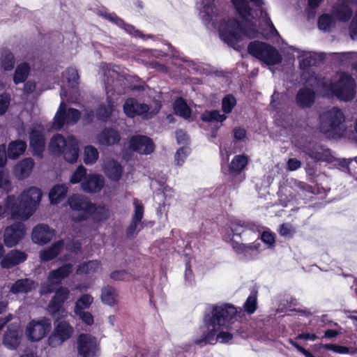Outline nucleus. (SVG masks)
<instances>
[{
	"instance_id": "5701e85b",
	"label": "nucleus",
	"mask_w": 357,
	"mask_h": 357,
	"mask_svg": "<svg viewBox=\"0 0 357 357\" xmlns=\"http://www.w3.org/2000/svg\"><path fill=\"white\" fill-rule=\"evenodd\" d=\"M337 3L333 10V15L340 21H348L351 15V6L356 3V0H339Z\"/></svg>"
},
{
	"instance_id": "4468645a",
	"label": "nucleus",
	"mask_w": 357,
	"mask_h": 357,
	"mask_svg": "<svg viewBox=\"0 0 357 357\" xmlns=\"http://www.w3.org/2000/svg\"><path fill=\"white\" fill-rule=\"evenodd\" d=\"M73 266L66 264L56 270L50 272L47 278L48 284L42 286L40 293L42 294L51 293L54 290V285L59 284L61 281L68 278L73 272Z\"/></svg>"
},
{
	"instance_id": "20e7f679",
	"label": "nucleus",
	"mask_w": 357,
	"mask_h": 357,
	"mask_svg": "<svg viewBox=\"0 0 357 357\" xmlns=\"http://www.w3.org/2000/svg\"><path fill=\"white\" fill-rule=\"evenodd\" d=\"M41 190L36 187L24 190L18 197L13 195V206L17 220L26 221L36 212L42 198Z\"/></svg>"
},
{
	"instance_id": "6ab92c4d",
	"label": "nucleus",
	"mask_w": 357,
	"mask_h": 357,
	"mask_svg": "<svg viewBox=\"0 0 357 357\" xmlns=\"http://www.w3.org/2000/svg\"><path fill=\"white\" fill-rule=\"evenodd\" d=\"M130 149L139 154L148 155L154 151V144L152 140L144 135L133 136L129 142Z\"/></svg>"
},
{
	"instance_id": "de8ad7c7",
	"label": "nucleus",
	"mask_w": 357,
	"mask_h": 357,
	"mask_svg": "<svg viewBox=\"0 0 357 357\" xmlns=\"http://www.w3.org/2000/svg\"><path fill=\"white\" fill-rule=\"evenodd\" d=\"M1 65L5 70H11L14 68L15 59L13 54L8 51H3L1 53Z\"/></svg>"
},
{
	"instance_id": "e433bc0d",
	"label": "nucleus",
	"mask_w": 357,
	"mask_h": 357,
	"mask_svg": "<svg viewBox=\"0 0 357 357\" xmlns=\"http://www.w3.org/2000/svg\"><path fill=\"white\" fill-rule=\"evenodd\" d=\"M13 195H8L3 202V205L0 204V218L10 216L13 220H17L13 206Z\"/></svg>"
},
{
	"instance_id": "9d476101",
	"label": "nucleus",
	"mask_w": 357,
	"mask_h": 357,
	"mask_svg": "<svg viewBox=\"0 0 357 357\" xmlns=\"http://www.w3.org/2000/svg\"><path fill=\"white\" fill-rule=\"evenodd\" d=\"M160 109L159 104L156 103L153 109L144 103H139L134 98H128L123 105V112L128 117L142 116L144 119H151L155 115Z\"/></svg>"
},
{
	"instance_id": "9b49d317",
	"label": "nucleus",
	"mask_w": 357,
	"mask_h": 357,
	"mask_svg": "<svg viewBox=\"0 0 357 357\" xmlns=\"http://www.w3.org/2000/svg\"><path fill=\"white\" fill-rule=\"evenodd\" d=\"M74 333L73 327L66 321H56L52 333L48 337V345L51 347L61 346L69 340Z\"/></svg>"
},
{
	"instance_id": "c03bdc74",
	"label": "nucleus",
	"mask_w": 357,
	"mask_h": 357,
	"mask_svg": "<svg viewBox=\"0 0 357 357\" xmlns=\"http://www.w3.org/2000/svg\"><path fill=\"white\" fill-rule=\"evenodd\" d=\"M0 190L10 192L13 190V184L7 170L0 169Z\"/></svg>"
},
{
	"instance_id": "864d4df0",
	"label": "nucleus",
	"mask_w": 357,
	"mask_h": 357,
	"mask_svg": "<svg viewBox=\"0 0 357 357\" xmlns=\"http://www.w3.org/2000/svg\"><path fill=\"white\" fill-rule=\"evenodd\" d=\"M103 16L106 19H108L109 20L113 22L118 26H119L121 27H123L124 29L126 31H128V33H132V31H134V27L130 24H126L121 19H120L115 15L105 13V14H103Z\"/></svg>"
},
{
	"instance_id": "412c9836",
	"label": "nucleus",
	"mask_w": 357,
	"mask_h": 357,
	"mask_svg": "<svg viewBox=\"0 0 357 357\" xmlns=\"http://www.w3.org/2000/svg\"><path fill=\"white\" fill-rule=\"evenodd\" d=\"M105 185L102 176L98 174H89L83 180L81 190L86 193H96L100 192Z\"/></svg>"
},
{
	"instance_id": "09e8293b",
	"label": "nucleus",
	"mask_w": 357,
	"mask_h": 357,
	"mask_svg": "<svg viewBox=\"0 0 357 357\" xmlns=\"http://www.w3.org/2000/svg\"><path fill=\"white\" fill-rule=\"evenodd\" d=\"M308 155L310 158L318 161L326 160H328V151L320 146H315L308 151Z\"/></svg>"
},
{
	"instance_id": "5fc2aeb1",
	"label": "nucleus",
	"mask_w": 357,
	"mask_h": 357,
	"mask_svg": "<svg viewBox=\"0 0 357 357\" xmlns=\"http://www.w3.org/2000/svg\"><path fill=\"white\" fill-rule=\"evenodd\" d=\"M236 104L235 98L231 95L226 96L222 100V109L225 114L231 112Z\"/></svg>"
},
{
	"instance_id": "58836bf2",
	"label": "nucleus",
	"mask_w": 357,
	"mask_h": 357,
	"mask_svg": "<svg viewBox=\"0 0 357 357\" xmlns=\"http://www.w3.org/2000/svg\"><path fill=\"white\" fill-rule=\"evenodd\" d=\"M63 247V241L54 243L50 248L42 250L40 252V258L42 261H50L56 257Z\"/></svg>"
},
{
	"instance_id": "4be33fe9",
	"label": "nucleus",
	"mask_w": 357,
	"mask_h": 357,
	"mask_svg": "<svg viewBox=\"0 0 357 357\" xmlns=\"http://www.w3.org/2000/svg\"><path fill=\"white\" fill-rule=\"evenodd\" d=\"M54 231L47 225L40 224L36 225L32 231L31 237L34 243L44 245L52 240Z\"/></svg>"
},
{
	"instance_id": "680f3d73",
	"label": "nucleus",
	"mask_w": 357,
	"mask_h": 357,
	"mask_svg": "<svg viewBox=\"0 0 357 357\" xmlns=\"http://www.w3.org/2000/svg\"><path fill=\"white\" fill-rule=\"evenodd\" d=\"M10 101V95L2 93L0 95V115H3L7 111Z\"/></svg>"
},
{
	"instance_id": "72a5a7b5",
	"label": "nucleus",
	"mask_w": 357,
	"mask_h": 357,
	"mask_svg": "<svg viewBox=\"0 0 357 357\" xmlns=\"http://www.w3.org/2000/svg\"><path fill=\"white\" fill-rule=\"evenodd\" d=\"M100 269V264L97 260H91L79 264L76 270L79 275H93Z\"/></svg>"
},
{
	"instance_id": "2f4dec72",
	"label": "nucleus",
	"mask_w": 357,
	"mask_h": 357,
	"mask_svg": "<svg viewBox=\"0 0 357 357\" xmlns=\"http://www.w3.org/2000/svg\"><path fill=\"white\" fill-rule=\"evenodd\" d=\"M293 50L298 53L297 57L300 66L303 70L315 63L316 58L314 52L301 50L296 47H294Z\"/></svg>"
},
{
	"instance_id": "423d86ee",
	"label": "nucleus",
	"mask_w": 357,
	"mask_h": 357,
	"mask_svg": "<svg viewBox=\"0 0 357 357\" xmlns=\"http://www.w3.org/2000/svg\"><path fill=\"white\" fill-rule=\"evenodd\" d=\"M248 52L268 66H274L282 61V55L274 47L265 43L254 41L249 44Z\"/></svg>"
},
{
	"instance_id": "c85d7f7f",
	"label": "nucleus",
	"mask_w": 357,
	"mask_h": 357,
	"mask_svg": "<svg viewBox=\"0 0 357 357\" xmlns=\"http://www.w3.org/2000/svg\"><path fill=\"white\" fill-rule=\"evenodd\" d=\"M119 133L113 129H105L98 137V142L100 145L111 146L120 141Z\"/></svg>"
},
{
	"instance_id": "6e6552de",
	"label": "nucleus",
	"mask_w": 357,
	"mask_h": 357,
	"mask_svg": "<svg viewBox=\"0 0 357 357\" xmlns=\"http://www.w3.org/2000/svg\"><path fill=\"white\" fill-rule=\"evenodd\" d=\"M344 121L342 112L333 107L324 112L320 116V130L329 136L339 134L340 126Z\"/></svg>"
},
{
	"instance_id": "dca6fc26",
	"label": "nucleus",
	"mask_w": 357,
	"mask_h": 357,
	"mask_svg": "<svg viewBox=\"0 0 357 357\" xmlns=\"http://www.w3.org/2000/svg\"><path fill=\"white\" fill-rule=\"evenodd\" d=\"M25 226L22 223H15L5 229L3 241L6 247L16 245L25 236Z\"/></svg>"
},
{
	"instance_id": "8fccbe9b",
	"label": "nucleus",
	"mask_w": 357,
	"mask_h": 357,
	"mask_svg": "<svg viewBox=\"0 0 357 357\" xmlns=\"http://www.w3.org/2000/svg\"><path fill=\"white\" fill-rule=\"evenodd\" d=\"M114 105L113 102L108 98L107 105H100L97 111L98 118L102 121L107 120L114 111Z\"/></svg>"
},
{
	"instance_id": "0e129e2a",
	"label": "nucleus",
	"mask_w": 357,
	"mask_h": 357,
	"mask_svg": "<svg viewBox=\"0 0 357 357\" xmlns=\"http://www.w3.org/2000/svg\"><path fill=\"white\" fill-rule=\"evenodd\" d=\"M261 241L267 244L269 248H272L275 244V238L272 233L269 231H264L261 236Z\"/></svg>"
},
{
	"instance_id": "a878e982",
	"label": "nucleus",
	"mask_w": 357,
	"mask_h": 357,
	"mask_svg": "<svg viewBox=\"0 0 357 357\" xmlns=\"http://www.w3.org/2000/svg\"><path fill=\"white\" fill-rule=\"evenodd\" d=\"M102 169L106 176L111 180L117 181L121 177L123 168L118 162L114 160H105Z\"/></svg>"
},
{
	"instance_id": "79ce46f5",
	"label": "nucleus",
	"mask_w": 357,
	"mask_h": 357,
	"mask_svg": "<svg viewBox=\"0 0 357 357\" xmlns=\"http://www.w3.org/2000/svg\"><path fill=\"white\" fill-rule=\"evenodd\" d=\"M99 157V153L96 148L93 146H86L84 149V162L86 165L94 164Z\"/></svg>"
},
{
	"instance_id": "a19ab883",
	"label": "nucleus",
	"mask_w": 357,
	"mask_h": 357,
	"mask_svg": "<svg viewBox=\"0 0 357 357\" xmlns=\"http://www.w3.org/2000/svg\"><path fill=\"white\" fill-rule=\"evenodd\" d=\"M30 72V67L26 63L18 65L15 69L13 82L17 84L24 82L27 78Z\"/></svg>"
},
{
	"instance_id": "0eeeda50",
	"label": "nucleus",
	"mask_w": 357,
	"mask_h": 357,
	"mask_svg": "<svg viewBox=\"0 0 357 357\" xmlns=\"http://www.w3.org/2000/svg\"><path fill=\"white\" fill-rule=\"evenodd\" d=\"M61 102L57 112L54 116L52 128L54 130H60L65 124H74L78 121L80 118V112L75 109H66L65 100L73 102V98H68L66 91L61 93Z\"/></svg>"
},
{
	"instance_id": "ddd939ff",
	"label": "nucleus",
	"mask_w": 357,
	"mask_h": 357,
	"mask_svg": "<svg viewBox=\"0 0 357 357\" xmlns=\"http://www.w3.org/2000/svg\"><path fill=\"white\" fill-rule=\"evenodd\" d=\"M77 352L80 357H98L99 342L89 334H80L77 337Z\"/></svg>"
},
{
	"instance_id": "49530a36",
	"label": "nucleus",
	"mask_w": 357,
	"mask_h": 357,
	"mask_svg": "<svg viewBox=\"0 0 357 357\" xmlns=\"http://www.w3.org/2000/svg\"><path fill=\"white\" fill-rule=\"evenodd\" d=\"M68 83V85L72 88H75L78 84L79 75L77 70L74 68H69L66 69L63 73Z\"/></svg>"
},
{
	"instance_id": "7ed1b4c3",
	"label": "nucleus",
	"mask_w": 357,
	"mask_h": 357,
	"mask_svg": "<svg viewBox=\"0 0 357 357\" xmlns=\"http://www.w3.org/2000/svg\"><path fill=\"white\" fill-rule=\"evenodd\" d=\"M236 313V308L228 303L210 306L204 317L201 338H196L195 343H227L233 337L230 330Z\"/></svg>"
},
{
	"instance_id": "3c124183",
	"label": "nucleus",
	"mask_w": 357,
	"mask_h": 357,
	"mask_svg": "<svg viewBox=\"0 0 357 357\" xmlns=\"http://www.w3.org/2000/svg\"><path fill=\"white\" fill-rule=\"evenodd\" d=\"M87 176L86 169L84 166L79 165L70 176V182L72 184L80 183L81 185L83 180H84Z\"/></svg>"
},
{
	"instance_id": "f257e3e1",
	"label": "nucleus",
	"mask_w": 357,
	"mask_h": 357,
	"mask_svg": "<svg viewBox=\"0 0 357 357\" xmlns=\"http://www.w3.org/2000/svg\"><path fill=\"white\" fill-rule=\"evenodd\" d=\"M215 0H200L199 3V15L206 23L218 21V15H215ZM241 20L236 21L230 18L221 19L218 26L220 38L234 49L240 47L237 45L244 38H253L257 37V18H259L266 24L272 36L278 34V31L266 13L264 0H231Z\"/></svg>"
},
{
	"instance_id": "a211bd4d",
	"label": "nucleus",
	"mask_w": 357,
	"mask_h": 357,
	"mask_svg": "<svg viewBox=\"0 0 357 357\" xmlns=\"http://www.w3.org/2000/svg\"><path fill=\"white\" fill-rule=\"evenodd\" d=\"M30 146L33 149V155L39 158L45 149V137L43 128L40 125H36L30 132Z\"/></svg>"
},
{
	"instance_id": "603ef678",
	"label": "nucleus",
	"mask_w": 357,
	"mask_h": 357,
	"mask_svg": "<svg viewBox=\"0 0 357 357\" xmlns=\"http://www.w3.org/2000/svg\"><path fill=\"white\" fill-rule=\"evenodd\" d=\"M93 208L91 217H92L96 221H102L107 219L108 211L105 206H96L93 204Z\"/></svg>"
},
{
	"instance_id": "cd10ccee",
	"label": "nucleus",
	"mask_w": 357,
	"mask_h": 357,
	"mask_svg": "<svg viewBox=\"0 0 357 357\" xmlns=\"http://www.w3.org/2000/svg\"><path fill=\"white\" fill-rule=\"evenodd\" d=\"M100 73L105 77L104 82L105 84V89L107 93L109 94V91L114 90L112 86V84H114V86H116L117 82L115 81V79L118 77L119 75L116 71L111 69L106 64L101 67Z\"/></svg>"
},
{
	"instance_id": "7c9ffc66",
	"label": "nucleus",
	"mask_w": 357,
	"mask_h": 357,
	"mask_svg": "<svg viewBox=\"0 0 357 357\" xmlns=\"http://www.w3.org/2000/svg\"><path fill=\"white\" fill-rule=\"evenodd\" d=\"M119 294L116 289L111 286L104 287L101 290V301L107 305L114 306L118 303Z\"/></svg>"
},
{
	"instance_id": "bf43d9fd",
	"label": "nucleus",
	"mask_w": 357,
	"mask_h": 357,
	"mask_svg": "<svg viewBox=\"0 0 357 357\" xmlns=\"http://www.w3.org/2000/svg\"><path fill=\"white\" fill-rule=\"evenodd\" d=\"M74 313L84 324L87 326H91L93 324V317L89 312L81 310L74 311Z\"/></svg>"
},
{
	"instance_id": "6e6d98bb",
	"label": "nucleus",
	"mask_w": 357,
	"mask_h": 357,
	"mask_svg": "<svg viewBox=\"0 0 357 357\" xmlns=\"http://www.w3.org/2000/svg\"><path fill=\"white\" fill-rule=\"evenodd\" d=\"M333 25V20L327 14L323 15L319 18L318 26L322 31H328Z\"/></svg>"
},
{
	"instance_id": "f8f14e48",
	"label": "nucleus",
	"mask_w": 357,
	"mask_h": 357,
	"mask_svg": "<svg viewBox=\"0 0 357 357\" xmlns=\"http://www.w3.org/2000/svg\"><path fill=\"white\" fill-rule=\"evenodd\" d=\"M51 328V321L43 317L38 320H31L26 327L25 334L29 341L38 342L46 336Z\"/></svg>"
},
{
	"instance_id": "bb28decb",
	"label": "nucleus",
	"mask_w": 357,
	"mask_h": 357,
	"mask_svg": "<svg viewBox=\"0 0 357 357\" xmlns=\"http://www.w3.org/2000/svg\"><path fill=\"white\" fill-rule=\"evenodd\" d=\"M134 205V214L132 218V221L128 228L127 233L128 235H132L137 229L139 225L144 216V208L141 202L137 199H135L133 202Z\"/></svg>"
},
{
	"instance_id": "f3484780",
	"label": "nucleus",
	"mask_w": 357,
	"mask_h": 357,
	"mask_svg": "<svg viewBox=\"0 0 357 357\" xmlns=\"http://www.w3.org/2000/svg\"><path fill=\"white\" fill-rule=\"evenodd\" d=\"M22 332L17 323L10 324L3 337V344L8 349H16L21 342Z\"/></svg>"
},
{
	"instance_id": "393cba45",
	"label": "nucleus",
	"mask_w": 357,
	"mask_h": 357,
	"mask_svg": "<svg viewBox=\"0 0 357 357\" xmlns=\"http://www.w3.org/2000/svg\"><path fill=\"white\" fill-rule=\"evenodd\" d=\"M26 258L27 255L25 252L13 250L3 257L1 261V266L3 268H10L24 261Z\"/></svg>"
},
{
	"instance_id": "13d9d810",
	"label": "nucleus",
	"mask_w": 357,
	"mask_h": 357,
	"mask_svg": "<svg viewBox=\"0 0 357 357\" xmlns=\"http://www.w3.org/2000/svg\"><path fill=\"white\" fill-rule=\"evenodd\" d=\"M284 98L285 95L283 93H280L275 91L271 96V107L275 110L282 108Z\"/></svg>"
},
{
	"instance_id": "39448f33",
	"label": "nucleus",
	"mask_w": 357,
	"mask_h": 357,
	"mask_svg": "<svg viewBox=\"0 0 357 357\" xmlns=\"http://www.w3.org/2000/svg\"><path fill=\"white\" fill-rule=\"evenodd\" d=\"M49 149L54 155H63L69 163L77 162L79 156L78 142L73 136L65 138L60 134L55 135L50 140Z\"/></svg>"
},
{
	"instance_id": "473e14b6",
	"label": "nucleus",
	"mask_w": 357,
	"mask_h": 357,
	"mask_svg": "<svg viewBox=\"0 0 357 357\" xmlns=\"http://www.w3.org/2000/svg\"><path fill=\"white\" fill-rule=\"evenodd\" d=\"M26 149V144L22 140L11 142L8 147V156L9 158L15 160L22 155Z\"/></svg>"
},
{
	"instance_id": "a18cd8bd",
	"label": "nucleus",
	"mask_w": 357,
	"mask_h": 357,
	"mask_svg": "<svg viewBox=\"0 0 357 357\" xmlns=\"http://www.w3.org/2000/svg\"><path fill=\"white\" fill-rule=\"evenodd\" d=\"M174 111L176 114L185 119L190 116V108L182 98L176 100L174 102Z\"/></svg>"
},
{
	"instance_id": "4c0bfd02",
	"label": "nucleus",
	"mask_w": 357,
	"mask_h": 357,
	"mask_svg": "<svg viewBox=\"0 0 357 357\" xmlns=\"http://www.w3.org/2000/svg\"><path fill=\"white\" fill-rule=\"evenodd\" d=\"M63 247V241L54 243L50 248L42 250L40 252V258L42 261H50L56 257Z\"/></svg>"
},
{
	"instance_id": "052dcab7",
	"label": "nucleus",
	"mask_w": 357,
	"mask_h": 357,
	"mask_svg": "<svg viewBox=\"0 0 357 357\" xmlns=\"http://www.w3.org/2000/svg\"><path fill=\"white\" fill-rule=\"evenodd\" d=\"M189 153V149L187 147H181L175 155V162L177 165L181 166L184 162L186 156Z\"/></svg>"
},
{
	"instance_id": "e2e57ef3",
	"label": "nucleus",
	"mask_w": 357,
	"mask_h": 357,
	"mask_svg": "<svg viewBox=\"0 0 357 357\" xmlns=\"http://www.w3.org/2000/svg\"><path fill=\"white\" fill-rule=\"evenodd\" d=\"M110 278L115 280H129L131 275L126 271H115L111 273Z\"/></svg>"
},
{
	"instance_id": "aec40b11",
	"label": "nucleus",
	"mask_w": 357,
	"mask_h": 357,
	"mask_svg": "<svg viewBox=\"0 0 357 357\" xmlns=\"http://www.w3.org/2000/svg\"><path fill=\"white\" fill-rule=\"evenodd\" d=\"M231 246L234 252L244 259H250L259 252L260 243L255 241L249 244L231 241Z\"/></svg>"
},
{
	"instance_id": "4d7b16f0",
	"label": "nucleus",
	"mask_w": 357,
	"mask_h": 357,
	"mask_svg": "<svg viewBox=\"0 0 357 357\" xmlns=\"http://www.w3.org/2000/svg\"><path fill=\"white\" fill-rule=\"evenodd\" d=\"M245 310L249 313L252 314L257 308V295L252 293L247 298L244 305Z\"/></svg>"
},
{
	"instance_id": "c9c22d12",
	"label": "nucleus",
	"mask_w": 357,
	"mask_h": 357,
	"mask_svg": "<svg viewBox=\"0 0 357 357\" xmlns=\"http://www.w3.org/2000/svg\"><path fill=\"white\" fill-rule=\"evenodd\" d=\"M248 158L245 155H237L231 161L229 167L230 174H239L246 167Z\"/></svg>"
},
{
	"instance_id": "f704fd0d",
	"label": "nucleus",
	"mask_w": 357,
	"mask_h": 357,
	"mask_svg": "<svg viewBox=\"0 0 357 357\" xmlns=\"http://www.w3.org/2000/svg\"><path fill=\"white\" fill-rule=\"evenodd\" d=\"M68 187L65 184L54 185L49 192V197L51 204H56L60 202L66 195Z\"/></svg>"
},
{
	"instance_id": "f03ea898",
	"label": "nucleus",
	"mask_w": 357,
	"mask_h": 357,
	"mask_svg": "<svg viewBox=\"0 0 357 357\" xmlns=\"http://www.w3.org/2000/svg\"><path fill=\"white\" fill-rule=\"evenodd\" d=\"M306 79L307 87L300 89L296 97V104L302 107H310L314 101L315 91L322 96L335 95L341 100L347 101L352 99L355 95V82L346 73H340L333 80L321 79L315 74L310 75V72H304L302 75Z\"/></svg>"
},
{
	"instance_id": "69168bd1",
	"label": "nucleus",
	"mask_w": 357,
	"mask_h": 357,
	"mask_svg": "<svg viewBox=\"0 0 357 357\" xmlns=\"http://www.w3.org/2000/svg\"><path fill=\"white\" fill-rule=\"evenodd\" d=\"M301 162L296 158H289L287 162V169L289 171H296L301 167Z\"/></svg>"
},
{
	"instance_id": "338daca9",
	"label": "nucleus",
	"mask_w": 357,
	"mask_h": 357,
	"mask_svg": "<svg viewBox=\"0 0 357 357\" xmlns=\"http://www.w3.org/2000/svg\"><path fill=\"white\" fill-rule=\"evenodd\" d=\"M289 342L292 346H294L298 351H300L305 357H315L310 352H309L303 347L300 346L298 343L295 342L294 341L289 340Z\"/></svg>"
},
{
	"instance_id": "774afa93",
	"label": "nucleus",
	"mask_w": 357,
	"mask_h": 357,
	"mask_svg": "<svg viewBox=\"0 0 357 357\" xmlns=\"http://www.w3.org/2000/svg\"><path fill=\"white\" fill-rule=\"evenodd\" d=\"M234 137L236 139L241 140L245 137L246 131L242 128H235L233 130Z\"/></svg>"
},
{
	"instance_id": "2eb2a0df",
	"label": "nucleus",
	"mask_w": 357,
	"mask_h": 357,
	"mask_svg": "<svg viewBox=\"0 0 357 357\" xmlns=\"http://www.w3.org/2000/svg\"><path fill=\"white\" fill-rule=\"evenodd\" d=\"M69 293V290L65 287H60L56 291L47 306V310L51 315L56 316L58 314L62 317L67 316L68 312L62 307V305L68 299Z\"/></svg>"
},
{
	"instance_id": "37998d69",
	"label": "nucleus",
	"mask_w": 357,
	"mask_h": 357,
	"mask_svg": "<svg viewBox=\"0 0 357 357\" xmlns=\"http://www.w3.org/2000/svg\"><path fill=\"white\" fill-rule=\"evenodd\" d=\"M93 302V298L90 294L82 295L75 302L74 311H81L89 309Z\"/></svg>"
},
{
	"instance_id": "b1692460",
	"label": "nucleus",
	"mask_w": 357,
	"mask_h": 357,
	"mask_svg": "<svg viewBox=\"0 0 357 357\" xmlns=\"http://www.w3.org/2000/svg\"><path fill=\"white\" fill-rule=\"evenodd\" d=\"M34 165V161L31 158H24L15 165L13 168V174L20 180L28 178L30 176Z\"/></svg>"
},
{
	"instance_id": "ea45409f",
	"label": "nucleus",
	"mask_w": 357,
	"mask_h": 357,
	"mask_svg": "<svg viewBox=\"0 0 357 357\" xmlns=\"http://www.w3.org/2000/svg\"><path fill=\"white\" fill-rule=\"evenodd\" d=\"M203 121L222 123L227 119L226 114H221L219 110L205 111L201 115Z\"/></svg>"
},
{
	"instance_id": "1a4fd4ad",
	"label": "nucleus",
	"mask_w": 357,
	"mask_h": 357,
	"mask_svg": "<svg viewBox=\"0 0 357 357\" xmlns=\"http://www.w3.org/2000/svg\"><path fill=\"white\" fill-rule=\"evenodd\" d=\"M68 204L73 211V220L79 222L91 218L93 203L86 197L78 194L73 195L68 199Z\"/></svg>"
},
{
	"instance_id": "c756f323",
	"label": "nucleus",
	"mask_w": 357,
	"mask_h": 357,
	"mask_svg": "<svg viewBox=\"0 0 357 357\" xmlns=\"http://www.w3.org/2000/svg\"><path fill=\"white\" fill-rule=\"evenodd\" d=\"M37 287L36 282L30 279H21L17 280L13 283L10 287V291L13 294H24L35 289Z\"/></svg>"
}]
</instances>
